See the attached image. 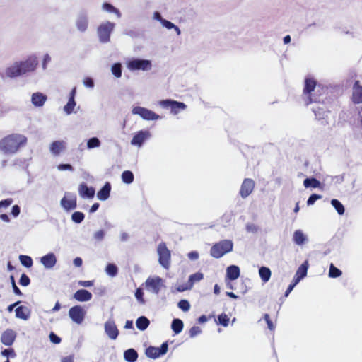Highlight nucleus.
Instances as JSON below:
<instances>
[{
	"label": "nucleus",
	"mask_w": 362,
	"mask_h": 362,
	"mask_svg": "<svg viewBox=\"0 0 362 362\" xmlns=\"http://www.w3.org/2000/svg\"><path fill=\"white\" fill-rule=\"evenodd\" d=\"M326 93L327 89L320 85L317 86L314 78L306 77L305 78L303 97L306 105L313 103H324V100L320 96Z\"/></svg>",
	"instance_id": "nucleus-1"
},
{
	"label": "nucleus",
	"mask_w": 362,
	"mask_h": 362,
	"mask_svg": "<svg viewBox=\"0 0 362 362\" xmlns=\"http://www.w3.org/2000/svg\"><path fill=\"white\" fill-rule=\"evenodd\" d=\"M27 138L20 134H11L0 141V150L6 154L16 153L19 148L25 145Z\"/></svg>",
	"instance_id": "nucleus-2"
},
{
	"label": "nucleus",
	"mask_w": 362,
	"mask_h": 362,
	"mask_svg": "<svg viewBox=\"0 0 362 362\" xmlns=\"http://www.w3.org/2000/svg\"><path fill=\"white\" fill-rule=\"evenodd\" d=\"M233 243L230 240H223L215 243L210 249V255L216 259L222 257L233 250Z\"/></svg>",
	"instance_id": "nucleus-3"
},
{
	"label": "nucleus",
	"mask_w": 362,
	"mask_h": 362,
	"mask_svg": "<svg viewBox=\"0 0 362 362\" xmlns=\"http://www.w3.org/2000/svg\"><path fill=\"white\" fill-rule=\"evenodd\" d=\"M158 262L165 269H169L171 262V252L167 247L165 243L161 242L157 247Z\"/></svg>",
	"instance_id": "nucleus-4"
},
{
	"label": "nucleus",
	"mask_w": 362,
	"mask_h": 362,
	"mask_svg": "<svg viewBox=\"0 0 362 362\" xmlns=\"http://www.w3.org/2000/svg\"><path fill=\"white\" fill-rule=\"evenodd\" d=\"M115 28V23L106 22L100 25L98 28L99 40L103 43H107L110 40V35Z\"/></svg>",
	"instance_id": "nucleus-5"
},
{
	"label": "nucleus",
	"mask_w": 362,
	"mask_h": 362,
	"mask_svg": "<svg viewBox=\"0 0 362 362\" xmlns=\"http://www.w3.org/2000/svg\"><path fill=\"white\" fill-rule=\"evenodd\" d=\"M160 105L164 108H170L171 112L174 115H177L180 111L184 110L187 107L184 103L172 100H161Z\"/></svg>",
	"instance_id": "nucleus-6"
},
{
	"label": "nucleus",
	"mask_w": 362,
	"mask_h": 362,
	"mask_svg": "<svg viewBox=\"0 0 362 362\" xmlns=\"http://www.w3.org/2000/svg\"><path fill=\"white\" fill-rule=\"evenodd\" d=\"M132 113L139 115L145 120H157L160 118V116L154 112L140 106L134 107L132 109Z\"/></svg>",
	"instance_id": "nucleus-7"
},
{
	"label": "nucleus",
	"mask_w": 362,
	"mask_h": 362,
	"mask_svg": "<svg viewBox=\"0 0 362 362\" xmlns=\"http://www.w3.org/2000/svg\"><path fill=\"white\" fill-rule=\"evenodd\" d=\"M168 345L167 342L161 344L160 348L150 346L146 349L145 354L150 358H157L159 356L164 355L167 353Z\"/></svg>",
	"instance_id": "nucleus-8"
},
{
	"label": "nucleus",
	"mask_w": 362,
	"mask_h": 362,
	"mask_svg": "<svg viewBox=\"0 0 362 362\" xmlns=\"http://www.w3.org/2000/svg\"><path fill=\"white\" fill-rule=\"evenodd\" d=\"M127 67L132 71H146L151 68V63L148 60L135 59L128 62Z\"/></svg>",
	"instance_id": "nucleus-9"
},
{
	"label": "nucleus",
	"mask_w": 362,
	"mask_h": 362,
	"mask_svg": "<svg viewBox=\"0 0 362 362\" xmlns=\"http://www.w3.org/2000/svg\"><path fill=\"white\" fill-rule=\"evenodd\" d=\"M70 318L76 324H81L86 315V311L80 306L75 305L69 309Z\"/></svg>",
	"instance_id": "nucleus-10"
},
{
	"label": "nucleus",
	"mask_w": 362,
	"mask_h": 362,
	"mask_svg": "<svg viewBox=\"0 0 362 362\" xmlns=\"http://www.w3.org/2000/svg\"><path fill=\"white\" fill-rule=\"evenodd\" d=\"M18 64L23 75L27 72L33 71L36 69L38 62L36 57H29L25 61L19 62Z\"/></svg>",
	"instance_id": "nucleus-11"
},
{
	"label": "nucleus",
	"mask_w": 362,
	"mask_h": 362,
	"mask_svg": "<svg viewBox=\"0 0 362 362\" xmlns=\"http://www.w3.org/2000/svg\"><path fill=\"white\" fill-rule=\"evenodd\" d=\"M61 205L67 211L76 209L77 206V199L76 195L66 194L61 199Z\"/></svg>",
	"instance_id": "nucleus-12"
},
{
	"label": "nucleus",
	"mask_w": 362,
	"mask_h": 362,
	"mask_svg": "<svg viewBox=\"0 0 362 362\" xmlns=\"http://www.w3.org/2000/svg\"><path fill=\"white\" fill-rule=\"evenodd\" d=\"M255 182L250 178H245L240 187V194L241 197H247L253 191L255 188Z\"/></svg>",
	"instance_id": "nucleus-13"
},
{
	"label": "nucleus",
	"mask_w": 362,
	"mask_h": 362,
	"mask_svg": "<svg viewBox=\"0 0 362 362\" xmlns=\"http://www.w3.org/2000/svg\"><path fill=\"white\" fill-rule=\"evenodd\" d=\"M145 284L148 288H151L156 294L160 292L161 287L163 286V279L159 276L148 277Z\"/></svg>",
	"instance_id": "nucleus-14"
},
{
	"label": "nucleus",
	"mask_w": 362,
	"mask_h": 362,
	"mask_svg": "<svg viewBox=\"0 0 362 362\" xmlns=\"http://www.w3.org/2000/svg\"><path fill=\"white\" fill-rule=\"evenodd\" d=\"M151 136L148 131H139L133 136L131 144L134 146H141L144 142Z\"/></svg>",
	"instance_id": "nucleus-15"
},
{
	"label": "nucleus",
	"mask_w": 362,
	"mask_h": 362,
	"mask_svg": "<svg viewBox=\"0 0 362 362\" xmlns=\"http://www.w3.org/2000/svg\"><path fill=\"white\" fill-rule=\"evenodd\" d=\"M105 332L111 339H116L119 330L113 320H108L105 323Z\"/></svg>",
	"instance_id": "nucleus-16"
},
{
	"label": "nucleus",
	"mask_w": 362,
	"mask_h": 362,
	"mask_svg": "<svg viewBox=\"0 0 362 362\" xmlns=\"http://www.w3.org/2000/svg\"><path fill=\"white\" fill-rule=\"evenodd\" d=\"M352 100L356 104L362 103V86L358 81L353 86Z\"/></svg>",
	"instance_id": "nucleus-17"
},
{
	"label": "nucleus",
	"mask_w": 362,
	"mask_h": 362,
	"mask_svg": "<svg viewBox=\"0 0 362 362\" xmlns=\"http://www.w3.org/2000/svg\"><path fill=\"white\" fill-rule=\"evenodd\" d=\"M16 337V332L12 329H6L1 337V341L6 346H11Z\"/></svg>",
	"instance_id": "nucleus-18"
},
{
	"label": "nucleus",
	"mask_w": 362,
	"mask_h": 362,
	"mask_svg": "<svg viewBox=\"0 0 362 362\" xmlns=\"http://www.w3.org/2000/svg\"><path fill=\"white\" fill-rule=\"evenodd\" d=\"M78 192L81 197L92 199L95 195V189L83 182L79 185Z\"/></svg>",
	"instance_id": "nucleus-19"
},
{
	"label": "nucleus",
	"mask_w": 362,
	"mask_h": 362,
	"mask_svg": "<svg viewBox=\"0 0 362 362\" xmlns=\"http://www.w3.org/2000/svg\"><path fill=\"white\" fill-rule=\"evenodd\" d=\"M92 293L86 289H79L74 294L73 298L79 302H86L92 298Z\"/></svg>",
	"instance_id": "nucleus-20"
},
{
	"label": "nucleus",
	"mask_w": 362,
	"mask_h": 362,
	"mask_svg": "<svg viewBox=\"0 0 362 362\" xmlns=\"http://www.w3.org/2000/svg\"><path fill=\"white\" fill-rule=\"evenodd\" d=\"M76 94V88L74 87L70 92L69 101L64 107V111L68 115L71 114L73 112L74 107L76 106V102L74 100Z\"/></svg>",
	"instance_id": "nucleus-21"
},
{
	"label": "nucleus",
	"mask_w": 362,
	"mask_h": 362,
	"mask_svg": "<svg viewBox=\"0 0 362 362\" xmlns=\"http://www.w3.org/2000/svg\"><path fill=\"white\" fill-rule=\"evenodd\" d=\"M66 148V143L64 141H53L49 147L50 151L54 156H59Z\"/></svg>",
	"instance_id": "nucleus-22"
},
{
	"label": "nucleus",
	"mask_w": 362,
	"mask_h": 362,
	"mask_svg": "<svg viewBox=\"0 0 362 362\" xmlns=\"http://www.w3.org/2000/svg\"><path fill=\"white\" fill-rule=\"evenodd\" d=\"M308 261L305 260L298 269L296 275L294 276V280L296 283H298L303 277H305L307 274L308 269Z\"/></svg>",
	"instance_id": "nucleus-23"
},
{
	"label": "nucleus",
	"mask_w": 362,
	"mask_h": 362,
	"mask_svg": "<svg viewBox=\"0 0 362 362\" xmlns=\"http://www.w3.org/2000/svg\"><path fill=\"white\" fill-rule=\"evenodd\" d=\"M20 67L18 62L14 63L12 66L6 69V75L10 78H14L22 75Z\"/></svg>",
	"instance_id": "nucleus-24"
},
{
	"label": "nucleus",
	"mask_w": 362,
	"mask_h": 362,
	"mask_svg": "<svg viewBox=\"0 0 362 362\" xmlns=\"http://www.w3.org/2000/svg\"><path fill=\"white\" fill-rule=\"evenodd\" d=\"M56 262V257L53 253H49L41 258V262L46 268H52Z\"/></svg>",
	"instance_id": "nucleus-25"
},
{
	"label": "nucleus",
	"mask_w": 362,
	"mask_h": 362,
	"mask_svg": "<svg viewBox=\"0 0 362 362\" xmlns=\"http://www.w3.org/2000/svg\"><path fill=\"white\" fill-rule=\"evenodd\" d=\"M32 103L36 107H41L47 100V96L42 93H35L32 95Z\"/></svg>",
	"instance_id": "nucleus-26"
},
{
	"label": "nucleus",
	"mask_w": 362,
	"mask_h": 362,
	"mask_svg": "<svg viewBox=\"0 0 362 362\" xmlns=\"http://www.w3.org/2000/svg\"><path fill=\"white\" fill-rule=\"evenodd\" d=\"M240 276V269L238 266L231 265L226 269V277L230 280H235Z\"/></svg>",
	"instance_id": "nucleus-27"
},
{
	"label": "nucleus",
	"mask_w": 362,
	"mask_h": 362,
	"mask_svg": "<svg viewBox=\"0 0 362 362\" xmlns=\"http://www.w3.org/2000/svg\"><path fill=\"white\" fill-rule=\"evenodd\" d=\"M111 185L109 182H106L101 189L98 192L97 197L101 201H105L110 197Z\"/></svg>",
	"instance_id": "nucleus-28"
},
{
	"label": "nucleus",
	"mask_w": 362,
	"mask_h": 362,
	"mask_svg": "<svg viewBox=\"0 0 362 362\" xmlns=\"http://www.w3.org/2000/svg\"><path fill=\"white\" fill-rule=\"evenodd\" d=\"M138 353L137 351L131 348L129 349L124 352V358L127 362H135L138 358Z\"/></svg>",
	"instance_id": "nucleus-29"
},
{
	"label": "nucleus",
	"mask_w": 362,
	"mask_h": 362,
	"mask_svg": "<svg viewBox=\"0 0 362 362\" xmlns=\"http://www.w3.org/2000/svg\"><path fill=\"white\" fill-rule=\"evenodd\" d=\"M293 240L296 245H301L305 243L306 237L301 230H297L293 233Z\"/></svg>",
	"instance_id": "nucleus-30"
},
{
	"label": "nucleus",
	"mask_w": 362,
	"mask_h": 362,
	"mask_svg": "<svg viewBox=\"0 0 362 362\" xmlns=\"http://www.w3.org/2000/svg\"><path fill=\"white\" fill-rule=\"evenodd\" d=\"M149 324V320L144 316L139 317L136 321V327L141 331H144L147 329Z\"/></svg>",
	"instance_id": "nucleus-31"
},
{
	"label": "nucleus",
	"mask_w": 362,
	"mask_h": 362,
	"mask_svg": "<svg viewBox=\"0 0 362 362\" xmlns=\"http://www.w3.org/2000/svg\"><path fill=\"white\" fill-rule=\"evenodd\" d=\"M259 274L261 279L262 280V281L264 283H266L269 280V279L271 277V274H272L271 270L268 267H262L259 269Z\"/></svg>",
	"instance_id": "nucleus-32"
},
{
	"label": "nucleus",
	"mask_w": 362,
	"mask_h": 362,
	"mask_svg": "<svg viewBox=\"0 0 362 362\" xmlns=\"http://www.w3.org/2000/svg\"><path fill=\"white\" fill-rule=\"evenodd\" d=\"M304 186L308 187L317 188L320 187V182L315 177L306 178L303 181Z\"/></svg>",
	"instance_id": "nucleus-33"
},
{
	"label": "nucleus",
	"mask_w": 362,
	"mask_h": 362,
	"mask_svg": "<svg viewBox=\"0 0 362 362\" xmlns=\"http://www.w3.org/2000/svg\"><path fill=\"white\" fill-rule=\"evenodd\" d=\"M183 322L180 319H174L172 322L171 328L175 334H179L183 329Z\"/></svg>",
	"instance_id": "nucleus-34"
},
{
	"label": "nucleus",
	"mask_w": 362,
	"mask_h": 362,
	"mask_svg": "<svg viewBox=\"0 0 362 362\" xmlns=\"http://www.w3.org/2000/svg\"><path fill=\"white\" fill-rule=\"evenodd\" d=\"M77 28L81 31L84 32L88 28V19L86 16H80L76 21Z\"/></svg>",
	"instance_id": "nucleus-35"
},
{
	"label": "nucleus",
	"mask_w": 362,
	"mask_h": 362,
	"mask_svg": "<svg viewBox=\"0 0 362 362\" xmlns=\"http://www.w3.org/2000/svg\"><path fill=\"white\" fill-rule=\"evenodd\" d=\"M27 308L25 306H18L16 309V316L18 318L27 320L28 318V314L27 313Z\"/></svg>",
	"instance_id": "nucleus-36"
},
{
	"label": "nucleus",
	"mask_w": 362,
	"mask_h": 362,
	"mask_svg": "<svg viewBox=\"0 0 362 362\" xmlns=\"http://www.w3.org/2000/svg\"><path fill=\"white\" fill-rule=\"evenodd\" d=\"M134 174L130 170H125L122 174V180L126 184H131L134 181Z\"/></svg>",
	"instance_id": "nucleus-37"
},
{
	"label": "nucleus",
	"mask_w": 362,
	"mask_h": 362,
	"mask_svg": "<svg viewBox=\"0 0 362 362\" xmlns=\"http://www.w3.org/2000/svg\"><path fill=\"white\" fill-rule=\"evenodd\" d=\"M332 205L337 210L339 215H343L344 214L345 209L343 204L337 199H332L331 201Z\"/></svg>",
	"instance_id": "nucleus-38"
},
{
	"label": "nucleus",
	"mask_w": 362,
	"mask_h": 362,
	"mask_svg": "<svg viewBox=\"0 0 362 362\" xmlns=\"http://www.w3.org/2000/svg\"><path fill=\"white\" fill-rule=\"evenodd\" d=\"M19 259L21 263L27 268H30L33 265V259L30 256L21 255Z\"/></svg>",
	"instance_id": "nucleus-39"
},
{
	"label": "nucleus",
	"mask_w": 362,
	"mask_h": 362,
	"mask_svg": "<svg viewBox=\"0 0 362 362\" xmlns=\"http://www.w3.org/2000/svg\"><path fill=\"white\" fill-rule=\"evenodd\" d=\"M342 272L340 269L334 267V265L331 263L329 266V276L331 278H337L341 275Z\"/></svg>",
	"instance_id": "nucleus-40"
},
{
	"label": "nucleus",
	"mask_w": 362,
	"mask_h": 362,
	"mask_svg": "<svg viewBox=\"0 0 362 362\" xmlns=\"http://www.w3.org/2000/svg\"><path fill=\"white\" fill-rule=\"evenodd\" d=\"M204 278V275L201 272H197L189 276V282L191 285H193L194 283L201 281Z\"/></svg>",
	"instance_id": "nucleus-41"
},
{
	"label": "nucleus",
	"mask_w": 362,
	"mask_h": 362,
	"mask_svg": "<svg viewBox=\"0 0 362 362\" xmlns=\"http://www.w3.org/2000/svg\"><path fill=\"white\" fill-rule=\"evenodd\" d=\"M84 218V214L81 211H75L71 215V219L76 223H81L83 221Z\"/></svg>",
	"instance_id": "nucleus-42"
},
{
	"label": "nucleus",
	"mask_w": 362,
	"mask_h": 362,
	"mask_svg": "<svg viewBox=\"0 0 362 362\" xmlns=\"http://www.w3.org/2000/svg\"><path fill=\"white\" fill-rule=\"evenodd\" d=\"M229 321L230 319L226 313H221L218 316V323L223 327H227L229 324Z\"/></svg>",
	"instance_id": "nucleus-43"
},
{
	"label": "nucleus",
	"mask_w": 362,
	"mask_h": 362,
	"mask_svg": "<svg viewBox=\"0 0 362 362\" xmlns=\"http://www.w3.org/2000/svg\"><path fill=\"white\" fill-rule=\"evenodd\" d=\"M112 73L117 77L120 78L122 76V65L119 63H115L112 66Z\"/></svg>",
	"instance_id": "nucleus-44"
},
{
	"label": "nucleus",
	"mask_w": 362,
	"mask_h": 362,
	"mask_svg": "<svg viewBox=\"0 0 362 362\" xmlns=\"http://www.w3.org/2000/svg\"><path fill=\"white\" fill-rule=\"evenodd\" d=\"M100 146V141L97 137H92L87 142L88 148H94Z\"/></svg>",
	"instance_id": "nucleus-45"
},
{
	"label": "nucleus",
	"mask_w": 362,
	"mask_h": 362,
	"mask_svg": "<svg viewBox=\"0 0 362 362\" xmlns=\"http://www.w3.org/2000/svg\"><path fill=\"white\" fill-rule=\"evenodd\" d=\"M105 270L106 272L111 276H116L118 272L117 266L113 264H108Z\"/></svg>",
	"instance_id": "nucleus-46"
},
{
	"label": "nucleus",
	"mask_w": 362,
	"mask_h": 362,
	"mask_svg": "<svg viewBox=\"0 0 362 362\" xmlns=\"http://www.w3.org/2000/svg\"><path fill=\"white\" fill-rule=\"evenodd\" d=\"M177 306L184 312H187L190 309V304L187 300H181L179 301Z\"/></svg>",
	"instance_id": "nucleus-47"
},
{
	"label": "nucleus",
	"mask_w": 362,
	"mask_h": 362,
	"mask_svg": "<svg viewBox=\"0 0 362 362\" xmlns=\"http://www.w3.org/2000/svg\"><path fill=\"white\" fill-rule=\"evenodd\" d=\"M10 280L11 282V285H12V288H13L14 293L16 294L17 296H22L23 295L22 292L21 291L19 288L16 284L14 276L11 275L10 276Z\"/></svg>",
	"instance_id": "nucleus-48"
},
{
	"label": "nucleus",
	"mask_w": 362,
	"mask_h": 362,
	"mask_svg": "<svg viewBox=\"0 0 362 362\" xmlns=\"http://www.w3.org/2000/svg\"><path fill=\"white\" fill-rule=\"evenodd\" d=\"M202 332L201 329L198 326H193L189 330V335L191 338H193L200 334Z\"/></svg>",
	"instance_id": "nucleus-49"
},
{
	"label": "nucleus",
	"mask_w": 362,
	"mask_h": 362,
	"mask_svg": "<svg viewBox=\"0 0 362 362\" xmlns=\"http://www.w3.org/2000/svg\"><path fill=\"white\" fill-rule=\"evenodd\" d=\"M19 284L23 286H27L30 284V279L25 274H23L20 278Z\"/></svg>",
	"instance_id": "nucleus-50"
},
{
	"label": "nucleus",
	"mask_w": 362,
	"mask_h": 362,
	"mask_svg": "<svg viewBox=\"0 0 362 362\" xmlns=\"http://www.w3.org/2000/svg\"><path fill=\"white\" fill-rule=\"evenodd\" d=\"M136 298L142 304L145 303L144 299V292L141 288H137L135 292Z\"/></svg>",
	"instance_id": "nucleus-51"
},
{
	"label": "nucleus",
	"mask_w": 362,
	"mask_h": 362,
	"mask_svg": "<svg viewBox=\"0 0 362 362\" xmlns=\"http://www.w3.org/2000/svg\"><path fill=\"white\" fill-rule=\"evenodd\" d=\"M322 198L321 195L317 194H313L310 196L307 201L308 205H313L317 199H320Z\"/></svg>",
	"instance_id": "nucleus-52"
},
{
	"label": "nucleus",
	"mask_w": 362,
	"mask_h": 362,
	"mask_svg": "<svg viewBox=\"0 0 362 362\" xmlns=\"http://www.w3.org/2000/svg\"><path fill=\"white\" fill-rule=\"evenodd\" d=\"M162 24L163 26H165L168 29L175 28L177 31L180 32L179 28L177 26L175 25L170 21H168L164 19V20H162Z\"/></svg>",
	"instance_id": "nucleus-53"
},
{
	"label": "nucleus",
	"mask_w": 362,
	"mask_h": 362,
	"mask_svg": "<svg viewBox=\"0 0 362 362\" xmlns=\"http://www.w3.org/2000/svg\"><path fill=\"white\" fill-rule=\"evenodd\" d=\"M264 320H265V321H266V322H267V325L268 328H269L270 330L273 331V330L274 329L275 327H274V324H273L272 321L271 320V319H270V317H269V314H267V313L264 314Z\"/></svg>",
	"instance_id": "nucleus-54"
},
{
	"label": "nucleus",
	"mask_w": 362,
	"mask_h": 362,
	"mask_svg": "<svg viewBox=\"0 0 362 362\" xmlns=\"http://www.w3.org/2000/svg\"><path fill=\"white\" fill-rule=\"evenodd\" d=\"M103 8L110 13H119V11L117 8H115L112 5L108 3H104L103 5Z\"/></svg>",
	"instance_id": "nucleus-55"
},
{
	"label": "nucleus",
	"mask_w": 362,
	"mask_h": 362,
	"mask_svg": "<svg viewBox=\"0 0 362 362\" xmlns=\"http://www.w3.org/2000/svg\"><path fill=\"white\" fill-rule=\"evenodd\" d=\"M105 235V231L103 230H99L94 233L93 236L97 241H101L103 240Z\"/></svg>",
	"instance_id": "nucleus-56"
},
{
	"label": "nucleus",
	"mask_w": 362,
	"mask_h": 362,
	"mask_svg": "<svg viewBox=\"0 0 362 362\" xmlns=\"http://www.w3.org/2000/svg\"><path fill=\"white\" fill-rule=\"evenodd\" d=\"M1 354L6 357H10V356L15 357L16 356L15 351L13 349H4V351H1Z\"/></svg>",
	"instance_id": "nucleus-57"
},
{
	"label": "nucleus",
	"mask_w": 362,
	"mask_h": 362,
	"mask_svg": "<svg viewBox=\"0 0 362 362\" xmlns=\"http://www.w3.org/2000/svg\"><path fill=\"white\" fill-rule=\"evenodd\" d=\"M57 169L59 170H69V171L74 170L73 166L70 164H59L57 165Z\"/></svg>",
	"instance_id": "nucleus-58"
},
{
	"label": "nucleus",
	"mask_w": 362,
	"mask_h": 362,
	"mask_svg": "<svg viewBox=\"0 0 362 362\" xmlns=\"http://www.w3.org/2000/svg\"><path fill=\"white\" fill-rule=\"evenodd\" d=\"M49 339L50 341L55 344H59L62 341L61 338L56 335L54 332L50 333Z\"/></svg>",
	"instance_id": "nucleus-59"
},
{
	"label": "nucleus",
	"mask_w": 362,
	"mask_h": 362,
	"mask_svg": "<svg viewBox=\"0 0 362 362\" xmlns=\"http://www.w3.org/2000/svg\"><path fill=\"white\" fill-rule=\"evenodd\" d=\"M83 84L85 86H86L88 88H93V86H94L93 80L90 77H86L84 78Z\"/></svg>",
	"instance_id": "nucleus-60"
},
{
	"label": "nucleus",
	"mask_w": 362,
	"mask_h": 362,
	"mask_svg": "<svg viewBox=\"0 0 362 362\" xmlns=\"http://www.w3.org/2000/svg\"><path fill=\"white\" fill-rule=\"evenodd\" d=\"M13 202L12 199H6L0 202V209L1 208H7Z\"/></svg>",
	"instance_id": "nucleus-61"
},
{
	"label": "nucleus",
	"mask_w": 362,
	"mask_h": 362,
	"mask_svg": "<svg viewBox=\"0 0 362 362\" xmlns=\"http://www.w3.org/2000/svg\"><path fill=\"white\" fill-rule=\"evenodd\" d=\"M93 281H79L78 285L83 287H90L93 286Z\"/></svg>",
	"instance_id": "nucleus-62"
},
{
	"label": "nucleus",
	"mask_w": 362,
	"mask_h": 362,
	"mask_svg": "<svg viewBox=\"0 0 362 362\" xmlns=\"http://www.w3.org/2000/svg\"><path fill=\"white\" fill-rule=\"evenodd\" d=\"M21 209L18 205H14L12 207L11 214L13 216H18L20 214Z\"/></svg>",
	"instance_id": "nucleus-63"
},
{
	"label": "nucleus",
	"mask_w": 362,
	"mask_h": 362,
	"mask_svg": "<svg viewBox=\"0 0 362 362\" xmlns=\"http://www.w3.org/2000/svg\"><path fill=\"white\" fill-rule=\"evenodd\" d=\"M74 356L69 355V356L63 357L61 360V362H74Z\"/></svg>",
	"instance_id": "nucleus-64"
}]
</instances>
